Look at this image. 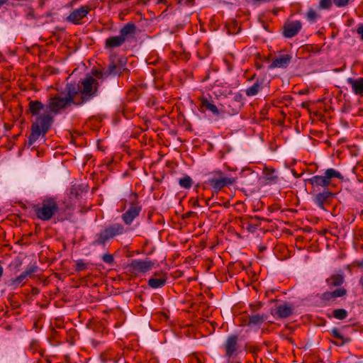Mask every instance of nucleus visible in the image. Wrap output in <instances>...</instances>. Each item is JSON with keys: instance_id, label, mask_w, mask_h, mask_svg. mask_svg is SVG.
I'll list each match as a JSON object with an SVG mask.
<instances>
[{"instance_id": "obj_31", "label": "nucleus", "mask_w": 363, "mask_h": 363, "mask_svg": "<svg viewBox=\"0 0 363 363\" xmlns=\"http://www.w3.org/2000/svg\"><path fill=\"white\" fill-rule=\"evenodd\" d=\"M120 69L117 67V65L114 62H111L109 65L106 73L108 74H117Z\"/></svg>"}, {"instance_id": "obj_39", "label": "nucleus", "mask_w": 363, "mask_h": 363, "mask_svg": "<svg viewBox=\"0 0 363 363\" xmlns=\"http://www.w3.org/2000/svg\"><path fill=\"white\" fill-rule=\"evenodd\" d=\"M190 363H203V362L198 357H194L191 359Z\"/></svg>"}, {"instance_id": "obj_27", "label": "nucleus", "mask_w": 363, "mask_h": 363, "mask_svg": "<svg viewBox=\"0 0 363 363\" xmlns=\"http://www.w3.org/2000/svg\"><path fill=\"white\" fill-rule=\"evenodd\" d=\"M324 176L325 177L326 179L328 180V182H330L332 178H342L340 173L339 172H337L334 169H328L325 172Z\"/></svg>"}, {"instance_id": "obj_8", "label": "nucleus", "mask_w": 363, "mask_h": 363, "mask_svg": "<svg viewBox=\"0 0 363 363\" xmlns=\"http://www.w3.org/2000/svg\"><path fill=\"white\" fill-rule=\"evenodd\" d=\"M225 356L230 359L238 354L239 349L238 337L232 335L228 337L225 343Z\"/></svg>"}, {"instance_id": "obj_15", "label": "nucleus", "mask_w": 363, "mask_h": 363, "mask_svg": "<svg viewBox=\"0 0 363 363\" xmlns=\"http://www.w3.org/2000/svg\"><path fill=\"white\" fill-rule=\"evenodd\" d=\"M347 83L351 86L352 92L358 96H363V78H348Z\"/></svg>"}, {"instance_id": "obj_11", "label": "nucleus", "mask_w": 363, "mask_h": 363, "mask_svg": "<svg viewBox=\"0 0 363 363\" xmlns=\"http://www.w3.org/2000/svg\"><path fill=\"white\" fill-rule=\"evenodd\" d=\"M90 8L87 6H82L74 10L67 17V20L74 24L79 23L80 21L89 13Z\"/></svg>"}, {"instance_id": "obj_22", "label": "nucleus", "mask_w": 363, "mask_h": 363, "mask_svg": "<svg viewBox=\"0 0 363 363\" xmlns=\"http://www.w3.org/2000/svg\"><path fill=\"white\" fill-rule=\"evenodd\" d=\"M330 287L340 286L344 282V277L342 274H333L326 280Z\"/></svg>"}, {"instance_id": "obj_1", "label": "nucleus", "mask_w": 363, "mask_h": 363, "mask_svg": "<svg viewBox=\"0 0 363 363\" xmlns=\"http://www.w3.org/2000/svg\"><path fill=\"white\" fill-rule=\"evenodd\" d=\"M44 108V105L38 101L30 103V111L37 117L32 125L31 133L28 141V146L32 145L40 136L44 137L52 123V118L49 113L41 114Z\"/></svg>"}, {"instance_id": "obj_16", "label": "nucleus", "mask_w": 363, "mask_h": 363, "mask_svg": "<svg viewBox=\"0 0 363 363\" xmlns=\"http://www.w3.org/2000/svg\"><path fill=\"white\" fill-rule=\"evenodd\" d=\"M308 182L313 186L314 191H315V188L321 186L325 189L330 185V182L326 179L324 175L313 176L308 179Z\"/></svg>"}, {"instance_id": "obj_3", "label": "nucleus", "mask_w": 363, "mask_h": 363, "mask_svg": "<svg viewBox=\"0 0 363 363\" xmlns=\"http://www.w3.org/2000/svg\"><path fill=\"white\" fill-rule=\"evenodd\" d=\"M33 209L36 217L42 221L50 220L59 211V204L55 198L45 196Z\"/></svg>"}, {"instance_id": "obj_30", "label": "nucleus", "mask_w": 363, "mask_h": 363, "mask_svg": "<svg viewBox=\"0 0 363 363\" xmlns=\"http://www.w3.org/2000/svg\"><path fill=\"white\" fill-rule=\"evenodd\" d=\"M333 316L338 320H343L347 316V312L343 308L335 309L333 311Z\"/></svg>"}, {"instance_id": "obj_28", "label": "nucleus", "mask_w": 363, "mask_h": 363, "mask_svg": "<svg viewBox=\"0 0 363 363\" xmlns=\"http://www.w3.org/2000/svg\"><path fill=\"white\" fill-rule=\"evenodd\" d=\"M83 189L82 185L74 184L70 189V196L75 199H77L79 196L82 193Z\"/></svg>"}, {"instance_id": "obj_29", "label": "nucleus", "mask_w": 363, "mask_h": 363, "mask_svg": "<svg viewBox=\"0 0 363 363\" xmlns=\"http://www.w3.org/2000/svg\"><path fill=\"white\" fill-rule=\"evenodd\" d=\"M179 184L183 188L189 189L192 186V179L189 176H185L179 179Z\"/></svg>"}, {"instance_id": "obj_23", "label": "nucleus", "mask_w": 363, "mask_h": 363, "mask_svg": "<svg viewBox=\"0 0 363 363\" xmlns=\"http://www.w3.org/2000/svg\"><path fill=\"white\" fill-rule=\"evenodd\" d=\"M135 31V26L133 23L126 24L120 32V35L125 40L128 37L132 36Z\"/></svg>"}, {"instance_id": "obj_5", "label": "nucleus", "mask_w": 363, "mask_h": 363, "mask_svg": "<svg viewBox=\"0 0 363 363\" xmlns=\"http://www.w3.org/2000/svg\"><path fill=\"white\" fill-rule=\"evenodd\" d=\"M155 264V262L149 259H133L128 265V268L133 274H145L152 270Z\"/></svg>"}, {"instance_id": "obj_37", "label": "nucleus", "mask_w": 363, "mask_h": 363, "mask_svg": "<svg viewBox=\"0 0 363 363\" xmlns=\"http://www.w3.org/2000/svg\"><path fill=\"white\" fill-rule=\"evenodd\" d=\"M334 4L338 6L342 7L345 6L348 4L349 0H333Z\"/></svg>"}, {"instance_id": "obj_43", "label": "nucleus", "mask_w": 363, "mask_h": 363, "mask_svg": "<svg viewBox=\"0 0 363 363\" xmlns=\"http://www.w3.org/2000/svg\"><path fill=\"white\" fill-rule=\"evenodd\" d=\"M165 0H158V3H164Z\"/></svg>"}, {"instance_id": "obj_24", "label": "nucleus", "mask_w": 363, "mask_h": 363, "mask_svg": "<svg viewBox=\"0 0 363 363\" xmlns=\"http://www.w3.org/2000/svg\"><path fill=\"white\" fill-rule=\"evenodd\" d=\"M201 106L211 111L213 115L218 116L220 112L216 106L206 99H202Z\"/></svg>"}, {"instance_id": "obj_47", "label": "nucleus", "mask_w": 363, "mask_h": 363, "mask_svg": "<svg viewBox=\"0 0 363 363\" xmlns=\"http://www.w3.org/2000/svg\"><path fill=\"white\" fill-rule=\"evenodd\" d=\"M182 1H183V0H179V3H180V4H181Z\"/></svg>"}, {"instance_id": "obj_12", "label": "nucleus", "mask_w": 363, "mask_h": 363, "mask_svg": "<svg viewBox=\"0 0 363 363\" xmlns=\"http://www.w3.org/2000/svg\"><path fill=\"white\" fill-rule=\"evenodd\" d=\"M235 183V179L230 177H220V178H211L209 179L210 185L216 191L223 187Z\"/></svg>"}, {"instance_id": "obj_35", "label": "nucleus", "mask_w": 363, "mask_h": 363, "mask_svg": "<svg viewBox=\"0 0 363 363\" xmlns=\"http://www.w3.org/2000/svg\"><path fill=\"white\" fill-rule=\"evenodd\" d=\"M102 260L107 264H113L114 262L113 256L111 254H104L102 256Z\"/></svg>"}, {"instance_id": "obj_19", "label": "nucleus", "mask_w": 363, "mask_h": 363, "mask_svg": "<svg viewBox=\"0 0 363 363\" xmlns=\"http://www.w3.org/2000/svg\"><path fill=\"white\" fill-rule=\"evenodd\" d=\"M347 293L346 289L344 288H338L333 291H327L323 294V298L325 300H334L336 298L342 297Z\"/></svg>"}, {"instance_id": "obj_18", "label": "nucleus", "mask_w": 363, "mask_h": 363, "mask_svg": "<svg viewBox=\"0 0 363 363\" xmlns=\"http://www.w3.org/2000/svg\"><path fill=\"white\" fill-rule=\"evenodd\" d=\"M291 57L286 55H282L279 57H277L272 63L270 65V68H285L290 63Z\"/></svg>"}, {"instance_id": "obj_17", "label": "nucleus", "mask_w": 363, "mask_h": 363, "mask_svg": "<svg viewBox=\"0 0 363 363\" xmlns=\"http://www.w3.org/2000/svg\"><path fill=\"white\" fill-rule=\"evenodd\" d=\"M265 83L264 78L258 79L252 86L245 90V94L248 96H253L257 94L263 88Z\"/></svg>"}, {"instance_id": "obj_41", "label": "nucleus", "mask_w": 363, "mask_h": 363, "mask_svg": "<svg viewBox=\"0 0 363 363\" xmlns=\"http://www.w3.org/2000/svg\"><path fill=\"white\" fill-rule=\"evenodd\" d=\"M3 272H4L3 267L0 264V278L1 277V276L3 274Z\"/></svg>"}, {"instance_id": "obj_40", "label": "nucleus", "mask_w": 363, "mask_h": 363, "mask_svg": "<svg viewBox=\"0 0 363 363\" xmlns=\"http://www.w3.org/2000/svg\"><path fill=\"white\" fill-rule=\"evenodd\" d=\"M93 74H94V77H96L97 78H101L102 77V75H103V74L101 72L98 71V70L94 71L93 72Z\"/></svg>"}, {"instance_id": "obj_2", "label": "nucleus", "mask_w": 363, "mask_h": 363, "mask_svg": "<svg viewBox=\"0 0 363 363\" xmlns=\"http://www.w3.org/2000/svg\"><path fill=\"white\" fill-rule=\"evenodd\" d=\"M66 90V94H61L48 100L47 108L50 112L57 113L74 103V97L77 96L75 86L72 84L67 85Z\"/></svg>"}, {"instance_id": "obj_44", "label": "nucleus", "mask_w": 363, "mask_h": 363, "mask_svg": "<svg viewBox=\"0 0 363 363\" xmlns=\"http://www.w3.org/2000/svg\"><path fill=\"white\" fill-rule=\"evenodd\" d=\"M218 174L219 175H222V174H223L222 172H220V171L218 172Z\"/></svg>"}, {"instance_id": "obj_13", "label": "nucleus", "mask_w": 363, "mask_h": 363, "mask_svg": "<svg viewBox=\"0 0 363 363\" xmlns=\"http://www.w3.org/2000/svg\"><path fill=\"white\" fill-rule=\"evenodd\" d=\"M284 36L291 38L296 35L301 28V23L300 21L287 22L284 25Z\"/></svg>"}, {"instance_id": "obj_36", "label": "nucleus", "mask_w": 363, "mask_h": 363, "mask_svg": "<svg viewBox=\"0 0 363 363\" xmlns=\"http://www.w3.org/2000/svg\"><path fill=\"white\" fill-rule=\"evenodd\" d=\"M331 5V0H320V7L321 9H328Z\"/></svg>"}, {"instance_id": "obj_46", "label": "nucleus", "mask_w": 363, "mask_h": 363, "mask_svg": "<svg viewBox=\"0 0 363 363\" xmlns=\"http://www.w3.org/2000/svg\"><path fill=\"white\" fill-rule=\"evenodd\" d=\"M191 0H186V3L190 2Z\"/></svg>"}, {"instance_id": "obj_20", "label": "nucleus", "mask_w": 363, "mask_h": 363, "mask_svg": "<svg viewBox=\"0 0 363 363\" xmlns=\"http://www.w3.org/2000/svg\"><path fill=\"white\" fill-rule=\"evenodd\" d=\"M267 318L266 314H255L249 317L248 325H260Z\"/></svg>"}, {"instance_id": "obj_7", "label": "nucleus", "mask_w": 363, "mask_h": 363, "mask_svg": "<svg viewBox=\"0 0 363 363\" xmlns=\"http://www.w3.org/2000/svg\"><path fill=\"white\" fill-rule=\"evenodd\" d=\"M334 196L333 193L325 189L323 191L315 194L313 201L318 208L324 210L325 206L330 204Z\"/></svg>"}, {"instance_id": "obj_6", "label": "nucleus", "mask_w": 363, "mask_h": 363, "mask_svg": "<svg viewBox=\"0 0 363 363\" xmlns=\"http://www.w3.org/2000/svg\"><path fill=\"white\" fill-rule=\"evenodd\" d=\"M95 84L96 81L94 79L91 77H87L82 82V89H81L79 86L77 89H75L77 95L78 94H81L83 101L88 100L95 92Z\"/></svg>"}, {"instance_id": "obj_33", "label": "nucleus", "mask_w": 363, "mask_h": 363, "mask_svg": "<svg viewBox=\"0 0 363 363\" xmlns=\"http://www.w3.org/2000/svg\"><path fill=\"white\" fill-rule=\"evenodd\" d=\"M306 16H307L308 20H309L311 21H315L318 18V15H317L316 12L313 9L308 10V11L307 12Z\"/></svg>"}, {"instance_id": "obj_4", "label": "nucleus", "mask_w": 363, "mask_h": 363, "mask_svg": "<svg viewBox=\"0 0 363 363\" xmlns=\"http://www.w3.org/2000/svg\"><path fill=\"white\" fill-rule=\"evenodd\" d=\"M124 232V227L121 224H112L97 233L92 244L94 245H104L109 240L123 234Z\"/></svg>"}, {"instance_id": "obj_14", "label": "nucleus", "mask_w": 363, "mask_h": 363, "mask_svg": "<svg viewBox=\"0 0 363 363\" xmlns=\"http://www.w3.org/2000/svg\"><path fill=\"white\" fill-rule=\"evenodd\" d=\"M293 309L292 306L290 304L284 303L277 306L274 309V312L272 311V314L280 318H285L291 315Z\"/></svg>"}, {"instance_id": "obj_9", "label": "nucleus", "mask_w": 363, "mask_h": 363, "mask_svg": "<svg viewBox=\"0 0 363 363\" xmlns=\"http://www.w3.org/2000/svg\"><path fill=\"white\" fill-rule=\"evenodd\" d=\"M38 267L35 265H31L27 267V269L22 272L19 276L16 278L13 279L11 281V286L16 289L20 284H23L25 283V279L30 277L32 274L35 273L37 271Z\"/></svg>"}, {"instance_id": "obj_45", "label": "nucleus", "mask_w": 363, "mask_h": 363, "mask_svg": "<svg viewBox=\"0 0 363 363\" xmlns=\"http://www.w3.org/2000/svg\"><path fill=\"white\" fill-rule=\"evenodd\" d=\"M360 265H361L362 267H363V259L362 260V262H361V263H360Z\"/></svg>"}, {"instance_id": "obj_34", "label": "nucleus", "mask_w": 363, "mask_h": 363, "mask_svg": "<svg viewBox=\"0 0 363 363\" xmlns=\"http://www.w3.org/2000/svg\"><path fill=\"white\" fill-rule=\"evenodd\" d=\"M331 335H332L334 337L341 340H342V343H341V345H342V344L344 343V337H342V335H341V333H340V331L338 330V329H337V328H333V329L331 330Z\"/></svg>"}, {"instance_id": "obj_32", "label": "nucleus", "mask_w": 363, "mask_h": 363, "mask_svg": "<svg viewBox=\"0 0 363 363\" xmlns=\"http://www.w3.org/2000/svg\"><path fill=\"white\" fill-rule=\"evenodd\" d=\"M87 263L84 262L82 259H79L76 262L75 270L77 272L84 271L87 268Z\"/></svg>"}, {"instance_id": "obj_25", "label": "nucleus", "mask_w": 363, "mask_h": 363, "mask_svg": "<svg viewBox=\"0 0 363 363\" xmlns=\"http://www.w3.org/2000/svg\"><path fill=\"white\" fill-rule=\"evenodd\" d=\"M167 279L164 277L150 278L148 280V285L152 289L160 288L166 284Z\"/></svg>"}, {"instance_id": "obj_48", "label": "nucleus", "mask_w": 363, "mask_h": 363, "mask_svg": "<svg viewBox=\"0 0 363 363\" xmlns=\"http://www.w3.org/2000/svg\"><path fill=\"white\" fill-rule=\"evenodd\" d=\"M1 4H2V3H1V2H0V5H1Z\"/></svg>"}, {"instance_id": "obj_42", "label": "nucleus", "mask_w": 363, "mask_h": 363, "mask_svg": "<svg viewBox=\"0 0 363 363\" xmlns=\"http://www.w3.org/2000/svg\"><path fill=\"white\" fill-rule=\"evenodd\" d=\"M359 284L361 285L362 289H363V277H362V278L359 279Z\"/></svg>"}, {"instance_id": "obj_26", "label": "nucleus", "mask_w": 363, "mask_h": 363, "mask_svg": "<svg viewBox=\"0 0 363 363\" xmlns=\"http://www.w3.org/2000/svg\"><path fill=\"white\" fill-rule=\"evenodd\" d=\"M263 173L267 180L274 181L277 178L275 174V170L272 167H264L263 169Z\"/></svg>"}, {"instance_id": "obj_10", "label": "nucleus", "mask_w": 363, "mask_h": 363, "mask_svg": "<svg viewBox=\"0 0 363 363\" xmlns=\"http://www.w3.org/2000/svg\"><path fill=\"white\" fill-rule=\"evenodd\" d=\"M141 211V206L133 204L122 215V220L126 225L132 224L133 220L137 218Z\"/></svg>"}, {"instance_id": "obj_21", "label": "nucleus", "mask_w": 363, "mask_h": 363, "mask_svg": "<svg viewBox=\"0 0 363 363\" xmlns=\"http://www.w3.org/2000/svg\"><path fill=\"white\" fill-rule=\"evenodd\" d=\"M125 42L123 37L120 35L118 36L111 37L106 40V47L113 48L121 45Z\"/></svg>"}, {"instance_id": "obj_38", "label": "nucleus", "mask_w": 363, "mask_h": 363, "mask_svg": "<svg viewBox=\"0 0 363 363\" xmlns=\"http://www.w3.org/2000/svg\"><path fill=\"white\" fill-rule=\"evenodd\" d=\"M358 34L361 35L362 40H363V24H360L357 30Z\"/></svg>"}]
</instances>
